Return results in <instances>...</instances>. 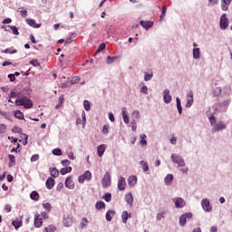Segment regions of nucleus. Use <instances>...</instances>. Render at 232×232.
Here are the masks:
<instances>
[{"mask_svg": "<svg viewBox=\"0 0 232 232\" xmlns=\"http://www.w3.org/2000/svg\"><path fill=\"white\" fill-rule=\"evenodd\" d=\"M12 131L13 133H21V128L17 127V126H14L13 129H12Z\"/></svg>", "mask_w": 232, "mask_h": 232, "instance_id": "56", "label": "nucleus"}, {"mask_svg": "<svg viewBox=\"0 0 232 232\" xmlns=\"http://www.w3.org/2000/svg\"><path fill=\"white\" fill-rule=\"evenodd\" d=\"M4 53H17V50L5 49Z\"/></svg>", "mask_w": 232, "mask_h": 232, "instance_id": "55", "label": "nucleus"}, {"mask_svg": "<svg viewBox=\"0 0 232 232\" xmlns=\"http://www.w3.org/2000/svg\"><path fill=\"white\" fill-rule=\"evenodd\" d=\"M193 106V92L188 93V100L186 103V108H191Z\"/></svg>", "mask_w": 232, "mask_h": 232, "instance_id": "12", "label": "nucleus"}, {"mask_svg": "<svg viewBox=\"0 0 232 232\" xmlns=\"http://www.w3.org/2000/svg\"><path fill=\"white\" fill-rule=\"evenodd\" d=\"M83 128L86 126V113L83 111L82 114Z\"/></svg>", "mask_w": 232, "mask_h": 232, "instance_id": "58", "label": "nucleus"}, {"mask_svg": "<svg viewBox=\"0 0 232 232\" xmlns=\"http://www.w3.org/2000/svg\"><path fill=\"white\" fill-rule=\"evenodd\" d=\"M102 50H106V44L102 43L99 45L98 49H97V53H99L100 52H102Z\"/></svg>", "mask_w": 232, "mask_h": 232, "instance_id": "45", "label": "nucleus"}, {"mask_svg": "<svg viewBox=\"0 0 232 232\" xmlns=\"http://www.w3.org/2000/svg\"><path fill=\"white\" fill-rule=\"evenodd\" d=\"M164 218V212L157 214V220H162Z\"/></svg>", "mask_w": 232, "mask_h": 232, "instance_id": "62", "label": "nucleus"}, {"mask_svg": "<svg viewBox=\"0 0 232 232\" xmlns=\"http://www.w3.org/2000/svg\"><path fill=\"white\" fill-rule=\"evenodd\" d=\"M179 168L181 173H188V167H186L185 164L183 166H179Z\"/></svg>", "mask_w": 232, "mask_h": 232, "instance_id": "54", "label": "nucleus"}, {"mask_svg": "<svg viewBox=\"0 0 232 232\" xmlns=\"http://www.w3.org/2000/svg\"><path fill=\"white\" fill-rule=\"evenodd\" d=\"M102 188H110L111 185V178L108 175L104 176L102 179Z\"/></svg>", "mask_w": 232, "mask_h": 232, "instance_id": "6", "label": "nucleus"}, {"mask_svg": "<svg viewBox=\"0 0 232 232\" xmlns=\"http://www.w3.org/2000/svg\"><path fill=\"white\" fill-rule=\"evenodd\" d=\"M115 216L114 210H108L105 216V218L108 222H111V219Z\"/></svg>", "mask_w": 232, "mask_h": 232, "instance_id": "19", "label": "nucleus"}, {"mask_svg": "<svg viewBox=\"0 0 232 232\" xmlns=\"http://www.w3.org/2000/svg\"><path fill=\"white\" fill-rule=\"evenodd\" d=\"M122 118L125 124H130V116H128V111H122Z\"/></svg>", "mask_w": 232, "mask_h": 232, "instance_id": "23", "label": "nucleus"}, {"mask_svg": "<svg viewBox=\"0 0 232 232\" xmlns=\"http://www.w3.org/2000/svg\"><path fill=\"white\" fill-rule=\"evenodd\" d=\"M172 161L174 164H178L179 166H184V160L179 154H172L171 155Z\"/></svg>", "mask_w": 232, "mask_h": 232, "instance_id": "5", "label": "nucleus"}, {"mask_svg": "<svg viewBox=\"0 0 232 232\" xmlns=\"http://www.w3.org/2000/svg\"><path fill=\"white\" fill-rule=\"evenodd\" d=\"M128 183L130 186H135L137 184V176H130L128 179Z\"/></svg>", "mask_w": 232, "mask_h": 232, "instance_id": "24", "label": "nucleus"}, {"mask_svg": "<svg viewBox=\"0 0 232 232\" xmlns=\"http://www.w3.org/2000/svg\"><path fill=\"white\" fill-rule=\"evenodd\" d=\"M44 209H46V211H52V205L50 203H44L43 204Z\"/></svg>", "mask_w": 232, "mask_h": 232, "instance_id": "46", "label": "nucleus"}, {"mask_svg": "<svg viewBox=\"0 0 232 232\" xmlns=\"http://www.w3.org/2000/svg\"><path fill=\"white\" fill-rule=\"evenodd\" d=\"M14 117L16 119H19L20 121H24V114L23 112H21V111H16L14 112Z\"/></svg>", "mask_w": 232, "mask_h": 232, "instance_id": "26", "label": "nucleus"}, {"mask_svg": "<svg viewBox=\"0 0 232 232\" xmlns=\"http://www.w3.org/2000/svg\"><path fill=\"white\" fill-rule=\"evenodd\" d=\"M83 108L85 111H90V102L88 100L83 101Z\"/></svg>", "mask_w": 232, "mask_h": 232, "instance_id": "42", "label": "nucleus"}, {"mask_svg": "<svg viewBox=\"0 0 232 232\" xmlns=\"http://www.w3.org/2000/svg\"><path fill=\"white\" fill-rule=\"evenodd\" d=\"M5 213H10V211H12V206L11 205H5Z\"/></svg>", "mask_w": 232, "mask_h": 232, "instance_id": "61", "label": "nucleus"}, {"mask_svg": "<svg viewBox=\"0 0 232 232\" xmlns=\"http://www.w3.org/2000/svg\"><path fill=\"white\" fill-rule=\"evenodd\" d=\"M20 14L21 17H26L28 15V11H26V9L22 8V10L20 11Z\"/></svg>", "mask_w": 232, "mask_h": 232, "instance_id": "50", "label": "nucleus"}, {"mask_svg": "<svg viewBox=\"0 0 232 232\" xmlns=\"http://www.w3.org/2000/svg\"><path fill=\"white\" fill-rule=\"evenodd\" d=\"M213 130L214 131H220V130H226V124H224V122H219L214 126Z\"/></svg>", "mask_w": 232, "mask_h": 232, "instance_id": "20", "label": "nucleus"}, {"mask_svg": "<svg viewBox=\"0 0 232 232\" xmlns=\"http://www.w3.org/2000/svg\"><path fill=\"white\" fill-rule=\"evenodd\" d=\"M12 226H14V227L15 229H19V227H21V226H23V221H21V220H14V221H13Z\"/></svg>", "mask_w": 232, "mask_h": 232, "instance_id": "30", "label": "nucleus"}, {"mask_svg": "<svg viewBox=\"0 0 232 232\" xmlns=\"http://www.w3.org/2000/svg\"><path fill=\"white\" fill-rule=\"evenodd\" d=\"M36 160H39V154H34L31 157V162H36Z\"/></svg>", "mask_w": 232, "mask_h": 232, "instance_id": "52", "label": "nucleus"}, {"mask_svg": "<svg viewBox=\"0 0 232 232\" xmlns=\"http://www.w3.org/2000/svg\"><path fill=\"white\" fill-rule=\"evenodd\" d=\"M15 104L17 106H24L25 110H30V108H34V102H32V100L26 96H19L15 100Z\"/></svg>", "mask_w": 232, "mask_h": 232, "instance_id": "1", "label": "nucleus"}, {"mask_svg": "<svg viewBox=\"0 0 232 232\" xmlns=\"http://www.w3.org/2000/svg\"><path fill=\"white\" fill-rule=\"evenodd\" d=\"M176 102H177L178 112L180 115V114H182V105L180 103V98H176Z\"/></svg>", "mask_w": 232, "mask_h": 232, "instance_id": "29", "label": "nucleus"}, {"mask_svg": "<svg viewBox=\"0 0 232 232\" xmlns=\"http://www.w3.org/2000/svg\"><path fill=\"white\" fill-rule=\"evenodd\" d=\"M140 24L142 25V27L145 28V30H150V28L153 27V22L151 21L141 20L140 22Z\"/></svg>", "mask_w": 232, "mask_h": 232, "instance_id": "10", "label": "nucleus"}, {"mask_svg": "<svg viewBox=\"0 0 232 232\" xmlns=\"http://www.w3.org/2000/svg\"><path fill=\"white\" fill-rule=\"evenodd\" d=\"M63 188V183H58L57 187H56V191H61Z\"/></svg>", "mask_w": 232, "mask_h": 232, "instance_id": "64", "label": "nucleus"}, {"mask_svg": "<svg viewBox=\"0 0 232 232\" xmlns=\"http://www.w3.org/2000/svg\"><path fill=\"white\" fill-rule=\"evenodd\" d=\"M201 208L206 211V213H209L211 212V209H213V208H211V205L209 204V199L208 198L202 199Z\"/></svg>", "mask_w": 232, "mask_h": 232, "instance_id": "4", "label": "nucleus"}, {"mask_svg": "<svg viewBox=\"0 0 232 232\" xmlns=\"http://www.w3.org/2000/svg\"><path fill=\"white\" fill-rule=\"evenodd\" d=\"M87 224H88V219H87L86 218H83L82 219V222H81V227H82V229L84 228V227H86Z\"/></svg>", "mask_w": 232, "mask_h": 232, "instance_id": "47", "label": "nucleus"}, {"mask_svg": "<svg viewBox=\"0 0 232 232\" xmlns=\"http://www.w3.org/2000/svg\"><path fill=\"white\" fill-rule=\"evenodd\" d=\"M115 61V57L108 56L107 57V64H111Z\"/></svg>", "mask_w": 232, "mask_h": 232, "instance_id": "60", "label": "nucleus"}, {"mask_svg": "<svg viewBox=\"0 0 232 232\" xmlns=\"http://www.w3.org/2000/svg\"><path fill=\"white\" fill-rule=\"evenodd\" d=\"M65 186H66V188H68V189H73V188H75V183H73L72 177H69L66 179Z\"/></svg>", "mask_w": 232, "mask_h": 232, "instance_id": "14", "label": "nucleus"}, {"mask_svg": "<svg viewBox=\"0 0 232 232\" xmlns=\"http://www.w3.org/2000/svg\"><path fill=\"white\" fill-rule=\"evenodd\" d=\"M163 99L166 104H169V102H171V95H169V90H165L163 92Z\"/></svg>", "mask_w": 232, "mask_h": 232, "instance_id": "11", "label": "nucleus"}, {"mask_svg": "<svg viewBox=\"0 0 232 232\" xmlns=\"http://www.w3.org/2000/svg\"><path fill=\"white\" fill-rule=\"evenodd\" d=\"M85 180H92V175H81L78 179L80 184H82Z\"/></svg>", "mask_w": 232, "mask_h": 232, "instance_id": "18", "label": "nucleus"}, {"mask_svg": "<svg viewBox=\"0 0 232 232\" xmlns=\"http://www.w3.org/2000/svg\"><path fill=\"white\" fill-rule=\"evenodd\" d=\"M95 208L96 209H103L104 208H106V205L102 201H98L95 204Z\"/></svg>", "mask_w": 232, "mask_h": 232, "instance_id": "36", "label": "nucleus"}, {"mask_svg": "<svg viewBox=\"0 0 232 232\" xmlns=\"http://www.w3.org/2000/svg\"><path fill=\"white\" fill-rule=\"evenodd\" d=\"M166 12H168V8L166 7V5H163V7L161 9V14L160 16V21H162V19H164V17H166Z\"/></svg>", "mask_w": 232, "mask_h": 232, "instance_id": "33", "label": "nucleus"}, {"mask_svg": "<svg viewBox=\"0 0 232 232\" xmlns=\"http://www.w3.org/2000/svg\"><path fill=\"white\" fill-rule=\"evenodd\" d=\"M173 180V175H167L165 178V184L169 186V183Z\"/></svg>", "mask_w": 232, "mask_h": 232, "instance_id": "38", "label": "nucleus"}, {"mask_svg": "<svg viewBox=\"0 0 232 232\" xmlns=\"http://www.w3.org/2000/svg\"><path fill=\"white\" fill-rule=\"evenodd\" d=\"M125 202H127L129 206H133V195L131 194V192H129L128 194H126Z\"/></svg>", "mask_w": 232, "mask_h": 232, "instance_id": "17", "label": "nucleus"}, {"mask_svg": "<svg viewBox=\"0 0 232 232\" xmlns=\"http://www.w3.org/2000/svg\"><path fill=\"white\" fill-rule=\"evenodd\" d=\"M45 186L47 189H52L53 186H55V179H53V178H48V179L46 180Z\"/></svg>", "mask_w": 232, "mask_h": 232, "instance_id": "15", "label": "nucleus"}, {"mask_svg": "<svg viewBox=\"0 0 232 232\" xmlns=\"http://www.w3.org/2000/svg\"><path fill=\"white\" fill-rule=\"evenodd\" d=\"M102 198L104 199L105 202H111V194L106 193Z\"/></svg>", "mask_w": 232, "mask_h": 232, "instance_id": "40", "label": "nucleus"}, {"mask_svg": "<svg viewBox=\"0 0 232 232\" xmlns=\"http://www.w3.org/2000/svg\"><path fill=\"white\" fill-rule=\"evenodd\" d=\"M148 137L146 136V134H140V146H148V141L146 140Z\"/></svg>", "mask_w": 232, "mask_h": 232, "instance_id": "21", "label": "nucleus"}, {"mask_svg": "<svg viewBox=\"0 0 232 232\" xmlns=\"http://www.w3.org/2000/svg\"><path fill=\"white\" fill-rule=\"evenodd\" d=\"M153 78V72H145L144 81H151Z\"/></svg>", "mask_w": 232, "mask_h": 232, "instance_id": "44", "label": "nucleus"}, {"mask_svg": "<svg viewBox=\"0 0 232 232\" xmlns=\"http://www.w3.org/2000/svg\"><path fill=\"white\" fill-rule=\"evenodd\" d=\"M104 151H106L105 144H102V145L98 146V148H97L98 156L102 157L104 155Z\"/></svg>", "mask_w": 232, "mask_h": 232, "instance_id": "16", "label": "nucleus"}, {"mask_svg": "<svg viewBox=\"0 0 232 232\" xmlns=\"http://www.w3.org/2000/svg\"><path fill=\"white\" fill-rule=\"evenodd\" d=\"M176 208H184L186 206V201H184L181 198H176L173 199Z\"/></svg>", "mask_w": 232, "mask_h": 232, "instance_id": "8", "label": "nucleus"}, {"mask_svg": "<svg viewBox=\"0 0 232 232\" xmlns=\"http://www.w3.org/2000/svg\"><path fill=\"white\" fill-rule=\"evenodd\" d=\"M109 131H110V125H104V126L102 127V133L103 135H108Z\"/></svg>", "mask_w": 232, "mask_h": 232, "instance_id": "39", "label": "nucleus"}, {"mask_svg": "<svg viewBox=\"0 0 232 232\" xmlns=\"http://www.w3.org/2000/svg\"><path fill=\"white\" fill-rule=\"evenodd\" d=\"M71 172H72V167H64L60 170V173H62V175H66Z\"/></svg>", "mask_w": 232, "mask_h": 232, "instance_id": "27", "label": "nucleus"}, {"mask_svg": "<svg viewBox=\"0 0 232 232\" xmlns=\"http://www.w3.org/2000/svg\"><path fill=\"white\" fill-rule=\"evenodd\" d=\"M53 155L61 157V155H63V150H61V149H54V150H53Z\"/></svg>", "mask_w": 232, "mask_h": 232, "instance_id": "41", "label": "nucleus"}, {"mask_svg": "<svg viewBox=\"0 0 232 232\" xmlns=\"http://www.w3.org/2000/svg\"><path fill=\"white\" fill-rule=\"evenodd\" d=\"M219 26L221 30H227V26H229V20L227 19V15L223 14L220 17Z\"/></svg>", "mask_w": 232, "mask_h": 232, "instance_id": "3", "label": "nucleus"}, {"mask_svg": "<svg viewBox=\"0 0 232 232\" xmlns=\"http://www.w3.org/2000/svg\"><path fill=\"white\" fill-rule=\"evenodd\" d=\"M30 198H32V200H39V193L37 191H33L30 194Z\"/></svg>", "mask_w": 232, "mask_h": 232, "instance_id": "35", "label": "nucleus"}, {"mask_svg": "<svg viewBox=\"0 0 232 232\" xmlns=\"http://www.w3.org/2000/svg\"><path fill=\"white\" fill-rule=\"evenodd\" d=\"M8 159H9V160H10L9 166H10V167L15 166V156H14V155H12V154H9V155H8Z\"/></svg>", "mask_w": 232, "mask_h": 232, "instance_id": "32", "label": "nucleus"}, {"mask_svg": "<svg viewBox=\"0 0 232 232\" xmlns=\"http://www.w3.org/2000/svg\"><path fill=\"white\" fill-rule=\"evenodd\" d=\"M43 218L46 220L48 218V213L42 212L41 214H36L34 216V227H43Z\"/></svg>", "mask_w": 232, "mask_h": 232, "instance_id": "2", "label": "nucleus"}, {"mask_svg": "<svg viewBox=\"0 0 232 232\" xmlns=\"http://www.w3.org/2000/svg\"><path fill=\"white\" fill-rule=\"evenodd\" d=\"M6 130H8V128L6 127V124L0 123V135L6 133Z\"/></svg>", "mask_w": 232, "mask_h": 232, "instance_id": "34", "label": "nucleus"}, {"mask_svg": "<svg viewBox=\"0 0 232 232\" xmlns=\"http://www.w3.org/2000/svg\"><path fill=\"white\" fill-rule=\"evenodd\" d=\"M231 1L232 0H222L221 9L223 10V12H227V10L229 9V5H231Z\"/></svg>", "mask_w": 232, "mask_h": 232, "instance_id": "13", "label": "nucleus"}, {"mask_svg": "<svg viewBox=\"0 0 232 232\" xmlns=\"http://www.w3.org/2000/svg\"><path fill=\"white\" fill-rule=\"evenodd\" d=\"M118 189L120 191H124L126 189V179L123 177L120 178L118 181Z\"/></svg>", "mask_w": 232, "mask_h": 232, "instance_id": "7", "label": "nucleus"}, {"mask_svg": "<svg viewBox=\"0 0 232 232\" xmlns=\"http://www.w3.org/2000/svg\"><path fill=\"white\" fill-rule=\"evenodd\" d=\"M132 115L135 117V119H140V112H139V111H134Z\"/></svg>", "mask_w": 232, "mask_h": 232, "instance_id": "57", "label": "nucleus"}, {"mask_svg": "<svg viewBox=\"0 0 232 232\" xmlns=\"http://www.w3.org/2000/svg\"><path fill=\"white\" fill-rule=\"evenodd\" d=\"M25 23H27L29 26H32V28H41V24H37L35 20L32 18H27Z\"/></svg>", "mask_w": 232, "mask_h": 232, "instance_id": "9", "label": "nucleus"}, {"mask_svg": "<svg viewBox=\"0 0 232 232\" xmlns=\"http://www.w3.org/2000/svg\"><path fill=\"white\" fill-rule=\"evenodd\" d=\"M209 122L212 126L213 124H215V122H217V120H215V116L212 115L209 117Z\"/></svg>", "mask_w": 232, "mask_h": 232, "instance_id": "63", "label": "nucleus"}, {"mask_svg": "<svg viewBox=\"0 0 232 232\" xmlns=\"http://www.w3.org/2000/svg\"><path fill=\"white\" fill-rule=\"evenodd\" d=\"M185 216V218L188 220V219H191L193 218V213L191 212H187L185 214H183Z\"/></svg>", "mask_w": 232, "mask_h": 232, "instance_id": "51", "label": "nucleus"}, {"mask_svg": "<svg viewBox=\"0 0 232 232\" xmlns=\"http://www.w3.org/2000/svg\"><path fill=\"white\" fill-rule=\"evenodd\" d=\"M63 102H64V96L61 95L59 97V103L55 106V110H59V108H63Z\"/></svg>", "mask_w": 232, "mask_h": 232, "instance_id": "28", "label": "nucleus"}, {"mask_svg": "<svg viewBox=\"0 0 232 232\" xmlns=\"http://www.w3.org/2000/svg\"><path fill=\"white\" fill-rule=\"evenodd\" d=\"M131 215L128 214V211H123L121 215L122 222L123 224H126L128 222V218H130Z\"/></svg>", "mask_w": 232, "mask_h": 232, "instance_id": "22", "label": "nucleus"}, {"mask_svg": "<svg viewBox=\"0 0 232 232\" xmlns=\"http://www.w3.org/2000/svg\"><path fill=\"white\" fill-rule=\"evenodd\" d=\"M140 166L143 171H148V169H150L146 161H140Z\"/></svg>", "mask_w": 232, "mask_h": 232, "instance_id": "43", "label": "nucleus"}, {"mask_svg": "<svg viewBox=\"0 0 232 232\" xmlns=\"http://www.w3.org/2000/svg\"><path fill=\"white\" fill-rule=\"evenodd\" d=\"M50 175H59V170L56 168H50Z\"/></svg>", "mask_w": 232, "mask_h": 232, "instance_id": "48", "label": "nucleus"}, {"mask_svg": "<svg viewBox=\"0 0 232 232\" xmlns=\"http://www.w3.org/2000/svg\"><path fill=\"white\" fill-rule=\"evenodd\" d=\"M57 231V227L53 225H50L49 227H45L44 232H55Z\"/></svg>", "mask_w": 232, "mask_h": 232, "instance_id": "31", "label": "nucleus"}, {"mask_svg": "<svg viewBox=\"0 0 232 232\" xmlns=\"http://www.w3.org/2000/svg\"><path fill=\"white\" fill-rule=\"evenodd\" d=\"M193 57L194 59H200V48L193 49Z\"/></svg>", "mask_w": 232, "mask_h": 232, "instance_id": "25", "label": "nucleus"}, {"mask_svg": "<svg viewBox=\"0 0 232 232\" xmlns=\"http://www.w3.org/2000/svg\"><path fill=\"white\" fill-rule=\"evenodd\" d=\"M186 218L184 216V214H182L179 218V226H181L182 227H184V226H186Z\"/></svg>", "mask_w": 232, "mask_h": 232, "instance_id": "37", "label": "nucleus"}, {"mask_svg": "<svg viewBox=\"0 0 232 232\" xmlns=\"http://www.w3.org/2000/svg\"><path fill=\"white\" fill-rule=\"evenodd\" d=\"M63 224H64L65 227H70L72 226V222L71 219L70 220L64 219Z\"/></svg>", "mask_w": 232, "mask_h": 232, "instance_id": "53", "label": "nucleus"}, {"mask_svg": "<svg viewBox=\"0 0 232 232\" xmlns=\"http://www.w3.org/2000/svg\"><path fill=\"white\" fill-rule=\"evenodd\" d=\"M131 130L132 131H137V122H135V121H131Z\"/></svg>", "mask_w": 232, "mask_h": 232, "instance_id": "59", "label": "nucleus"}, {"mask_svg": "<svg viewBox=\"0 0 232 232\" xmlns=\"http://www.w3.org/2000/svg\"><path fill=\"white\" fill-rule=\"evenodd\" d=\"M10 28L14 35H19V29L16 26H10Z\"/></svg>", "mask_w": 232, "mask_h": 232, "instance_id": "49", "label": "nucleus"}]
</instances>
